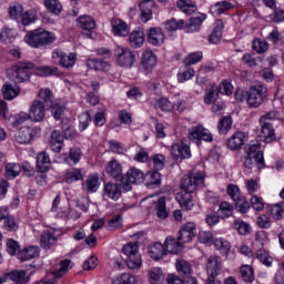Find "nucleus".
<instances>
[{
  "instance_id": "1",
  "label": "nucleus",
  "mask_w": 284,
  "mask_h": 284,
  "mask_svg": "<svg viewBox=\"0 0 284 284\" xmlns=\"http://www.w3.org/2000/svg\"><path fill=\"white\" fill-rule=\"evenodd\" d=\"M205 183V170L195 168L181 180V192L176 194V201L182 210L190 211L194 207L192 193L196 192Z\"/></svg>"
},
{
  "instance_id": "2",
  "label": "nucleus",
  "mask_w": 284,
  "mask_h": 284,
  "mask_svg": "<svg viewBox=\"0 0 284 284\" xmlns=\"http://www.w3.org/2000/svg\"><path fill=\"white\" fill-rule=\"evenodd\" d=\"M57 41V36L50 31H45L44 29H36L33 31H29L24 37V42L30 48H45L48 45H52Z\"/></svg>"
},
{
  "instance_id": "3",
  "label": "nucleus",
  "mask_w": 284,
  "mask_h": 284,
  "mask_svg": "<svg viewBox=\"0 0 284 284\" xmlns=\"http://www.w3.org/2000/svg\"><path fill=\"white\" fill-rule=\"evenodd\" d=\"M34 70V63L21 61L7 70V75L13 83H26L30 81V72Z\"/></svg>"
},
{
  "instance_id": "4",
  "label": "nucleus",
  "mask_w": 284,
  "mask_h": 284,
  "mask_svg": "<svg viewBox=\"0 0 284 284\" xmlns=\"http://www.w3.org/2000/svg\"><path fill=\"white\" fill-rule=\"evenodd\" d=\"M247 105L250 108H260L267 99V87L265 84H256L248 89L246 92Z\"/></svg>"
},
{
  "instance_id": "5",
  "label": "nucleus",
  "mask_w": 284,
  "mask_h": 284,
  "mask_svg": "<svg viewBox=\"0 0 284 284\" xmlns=\"http://www.w3.org/2000/svg\"><path fill=\"white\" fill-rule=\"evenodd\" d=\"M123 254L126 256V265L129 270H139L143 264L141 260V254H139V245L126 244L122 248Z\"/></svg>"
},
{
  "instance_id": "6",
  "label": "nucleus",
  "mask_w": 284,
  "mask_h": 284,
  "mask_svg": "<svg viewBox=\"0 0 284 284\" xmlns=\"http://www.w3.org/2000/svg\"><path fill=\"white\" fill-rule=\"evenodd\" d=\"M114 57L120 68H132L136 62V55H134V52L128 48L116 47Z\"/></svg>"
},
{
  "instance_id": "7",
  "label": "nucleus",
  "mask_w": 284,
  "mask_h": 284,
  "mask_svg": "<svg viewBox=\"0 0 284 284\" xmlns=\"http://www.w3.org/2000/svg\"><path fill=\"white\" fill-rule=\"evenodd\" d=\"M145 179V174L139 169H131L126 173V179H122L123 190L124 192H130L133 185H139V183H143Z\"/></svg>"
},
{
  "instance_id": "8",
  "label": "nucleus",
  "mask_w": 284,
  "mask_h": 284,
  "mask_svg": "<svg viewBox=\"0 0 284 284\" xmlns=\"http://www.w3.org/2000/svg\"><path fill=\"white\" fill-rule=\"evenodd\" d=\"M52 60L54 62L58 61L62 68H72L74 63H77V54L74 53H65L59 49L52 52Z\"/></svg>"
},
{
  "instance_id": "9",
  "label": "nucleus",
  "mask_w": 284,
  "mask_h": 284,
  "mask_svg": "<svg viewBox=\"0 0 284 284\" xmlns=\"http://www.w3.org/2000/svg\"><path fill=\"white\" fill-rule=\"evenodd\" d=\"M189 139L191 141H195L197 145L201 143V141H206L207 143H212L213 141L212 133H210V131L203 126H193L190 129Z\"/></svg>"
},
{
  "instance_id": "10",
  "label": "nucleus",
  "mask_w": 284,
  "mask_h": 284,
  "mask_svg": "<svg viewBox=\"0 0 284 284\" xmlns=\"http://www.w3.org/2000/svg\"><path fill=\"white\" fill-rule=\"evenodd\" d=\"M247 141V135L243 131L235 132L226 141V148L232 151L241 150L245 142Z\"/></svg>"
},
{
  "instance_id": "11",
  "label": "nucleus",
  "mask_w": 284,
  "mask_h": 284,
  "mask_svg": "<svg viewBox=\"0 0 284 284\" xmlns=\"http://www.w3.org/2000/svg\"><path fill=\"white\" fill-rule=\"evenodd\" d=\"M145 201H150L154 205V211L158 216V219H161L162 221L168 219L170 216V211L168 210L165 197H146Z\"/></svg>"
},
{
  "instance_id": "12",
  "label": "nucleus",
  "mask_w": 284,
  "mask_h": 284,
  "mask_svg": "<svg viewBox=\"0 0 284 284\" xmlns=\"http://www.w3.org/2000/svg\"><path fill=\"white\" fill-rule=\"evenodd\" d=\"M245 152L248 156L255 158V165L257 170H263V168H265V160L263 159V151H261V144H250L246 148Z\"/></svg>"
},
{
  "instance_id": "13",
  "label": "nucleus",
  "mask_w": 284,
  "mask_h": 284,
  "mask_svg": "<svg viewBox=\"0 0 284 284\" xmlns=\"http://www.w3.org/2000/svg\"><path fill=\"white\" fill-rule=\"evenodd\" d=\"M45 104L41 100H34L29 109V116H31V121H43L45 116Z\"/></svg>"
},
{
  "instance_id": "14",
  "label": "nucleus",
  "mask_w": 284,
  "mask_h": 284,
  "mask_svg": "<svg viewBox=\"0 0 284 284\" xmlns=\"http://www.w3.org/2000/svg\"><path fill=\"white\" fill-rule=\"evenodd\" d=\"M194 236H196V224L187 222L180 230L178 241H181V243H190Z\"/></svg>"
},
{
  "instance_id": "15",
  "label": "nucleus",
  "mask_w": 284,
  "mask_h": 284,
  "mask_svg": "<svg viewBox=\"0 0 284 284\" xmlns=\"http://www.w3.org/2000/svg\"><path fill=\"white\" fill-rule=\"evenodd\" d=\"M223 270V262L219 255H211L206 262V272L210 276H219Z\"/></svg>"
},
{
  "instance_id": "16",
  "label": "nucleus",
  "mask_w": 284,
  "mask_h": 284,
  "mask_svg": "<svg viewBox=\"0 0 284 284\" xmlns=\"http://www.w3.org/2000/svg\"><path fill=\"white\" fill-rule=\"evenodd\" d=\"M121 192H123V184L108 182L104 184V196L111 199V201H119L121 196Z\"/></svg>"
},
{
  "instance_id": "17",
  "label": "nucleus",
  "mask_w": 284,
  "mask_h": 284,
  "mask_svg": "<svg viewBox=\"0 0 284 284\" xmlns=\"http://www.w3.org/2000/svg\"><path fill=\"white\" fill-rule=\"evenodd\" d=\"M32 129L30 126L20 128L13 135V141L20 145H28L32 141Z\"/></svg>"
},
{
  "instance_id": "18",
  "label": "nucleus",
  "mask_w": 284,
  "mask_h": 284,
  "mask_svg": "<svg viewBox=\"0 0 284 284\" xmlns=\"http://www.w3.org/2000/svg\"><path fill=\"white\" fill-rule=\"evenodd\" d=\"M261 131L258 133L260 139H263L265 143H272L276 141V133L274 132V126L270 122H260Z\"/></svg>"
},
{
  "instance_id": "19",
  "label": "nucleus",
  "mask_w": 284,
  "mask_h": 284,
  "mask_svg": "<svg viewBox=\"0 0 284 284\" xmlns=\"http://www.w3.org/2000/svg\"><path fill=\"white\" fill-rule=\"evenodd\" d=\"M146 37L151 45H163L165 42V34H163V31L160 28L149 29Z\"/></svg>"
},
{
  "instance_id": "20",
  "label": "nucleus",
  "mask_w": 284,
  "mask_h": 284,
  "mask_svg": "<svg viewBox=\"0 0 284 284\" xmlns=\"http://www.w3.org/2000/svg\"><path fill=\"white\" fill-rule=\"evenodd\" d=\"M207 19V17L203 13L197 14L190 19L187 24H184L185 32H199L201 30V26Z\"/></svg>"
},
{
  "instance_id": "21",
  "label": "nucleus",
  "mask_w": 284,
  "mask_h": 284,
  "mask_svg": "<svg viewBox=\"0 0 284 284\" xmlns=\"http://www.w3.org/2000/svg\"><path fill=\"white\" fill-rule=\"evenodd\" d=\"M154 8V0H141V20L143 23H148L152 19V9Z\"/></svg>"
},
{
  "instance_id": "22",
  "label": "nucleus",
  "mask_w": 284,
  "mask_h": 284,
  "mask_svg": "<svg viewBox=\"0 0 284 284\" xmlns=\"http://www.w3.org/2000/svg\"><path fill=\"white\" fill-rule=\"evenodd\" d=\"M21 94V89L17 85H12L10 82H6L2 85V97L6 101H12Z\"/></svg>"
},
{
  "instance_id": "23",
  "label": "nucleus",
  "mask_w": 284,
  "mask_h": 284,
  "mask_svg": "<svg viewBox=\"0 0 284 284\" xmlns=\"http://www.w3.org/2000/svg\"><path fill=\"white\" fill-rule=\"evenodd\" d=\"M111 26H112V31L118 37H128V34H130V29H128V24L119 18L112 19Z\"/></svg>"
},
{
  "instance_id": "24",
  "label": "nucleus",
  "mask_w": 284,
  "mask_h": 284,
  "mask_svg": "<svg viewBox=\"0 0 284 284\" xmlns=\"http://www.w3.org/2000/svg\"><path fill=\"white\" fill-rule=\"evenodd\" d=\"M164 250L170 254H179V252L183 250V242H181L179 237L176 240L172 236H169L164 242Z\"/></svg>"
},
{
  "instance_id": "25",
  "label": "nucleus",
  "mask_w": 284,
  "mask_h": 284,
  "mask_svg": "<svg viewBox=\"0 0 284 284\" xmlns=\"http://www.w3.org/2000/svg\"><path fill=\"white\" fill-rule=\"evenodd\" d=\"M171 154L175 156V159H190V146L183 142H181V144H173L171 148Z\"/></svg>"
},
{
  "instance_id": "26",
  "label": "nucleus",
  "mask_w": 284,
  "mask_h": 284,
  "mask_svg": "<svg viewBox=\"0 0 284 284\" xmlns=\"http://www.w3.org/2000/svg\"><path fill=\"white\" fill-rule=\"evenodd\" d=\"M145 42V33H143V30L135 29L132 31V33L129 36V43L131 48H141L143 43Z\"/></svg>"
},
{
  "instance_id": "27",
  "label": "nucleus",
  "mask_w": 284,
  "mask_h": 284,
  "mask_svg": "<svg viewBox=\"0 0 284 284\" xmlns=\"http://www.w3.org/2000/svg\"><path fill=\"white\" fill-rule=\"evenodd\" d=\"M105 172L112 179H119L123 174V165L116 160H111L105 166Z\"/></svg>"
},
{
  "instance_id": "28",
  "label": "nucleus",
  "mask_w": 284,
  "mask_h": 284,
  "mask_svg": "<svg viewBox=\"0 0 284 284\" xmlns=\"http://www.w3.org/2000/svg\"><path fill=\"white\" fill-rule=\"evenodd\" d=\"M141 64L144 70H152V68L156 65V55L154 54V52H152V50H145L142 53Z\"/></svg>"
},
{
  "instance_id": "29",
  "label": "nucleus",
  "mask_w": 284,
  "mask_h": 284,
  "mask_svg": "<svg viewBox=\"0 0 284 284\" xmlns=\"http://www.w3.org/2000/svg\"><path fill=\"white\" fill-rule=\"evenodd\" d=\"M4 221L6 227H8L9 232H17L19 230V225H17V221L12 216H8V207L0 209V221Z\"/></svg>"
},
{
  "instance_id": "30",
  "label": "nucleus",
  "mask_w": 284,
  "mask_h": 284,
  "mask_svg": "<svg viewBox=\"0 0 284 284\" xmlns=\"http://www.w3.org/2000/svg\"><path fill=\"white\" fill-rule=\"evenodd\" d=\"M219 85L211 84L205 91L204 103L206 105H212V103H216V101L219 100Z\"/></svg>"
},
{
  "instance_id": "31",
  "label": "nucleus",
  "mask_w": 284,
  "mask_h": 284,
  "mask_svg": "<svg viewBox=\"0 0 284 284\" xmlns=\"http://www.w3.org/2000/svg\"><path fill=\"white\" fill-rule=\"evenodd\" d=\"M39 256V247L37 246H28L18 253L19 261H30L32 258H37Z\"/></svg>"
},
{
  "instance_id": "32",
  "label": "nucleus",
  "mask_w": 284,
  "mask_h": 284,
  "mask_svg": "<svg viewBox=\"0 0 284 284\" xmlns=\"http://www.w3.org/2000/svg\"><path fill=\"white\" fill-rule=\"evenodd\" d=\"M87 65L90 70H98L100 72H108L110 70V62L99 59H88Z\"/></svg>"
},
{
  "instance_id": "33",
  "label": "nucleus",
  "mask_w": 284,
  "mask_h": 284,
  "mask_svg": "<svg viewBox=\"0 0 284 284\" xmlns=\"http://www.w3.org/2000/svg\"><path fill=\"white\" fill-rule=\"evenodd\" d=\"M268 214L273 221H283L284 219V202L271 204L268 206Z\"/></svg>"
},
{
  "instance_id": "34",
  "label": "nucleus",
  "mask_w": 284,
  "mask_h": 284,
  "mask_svg": "<svg viewBox=\"0 0 284 284\" xmlns=\"http://www.w3.org/2000/svg\"><path fill=\"white\" fill-rule=\"evenodd\" d=\"M7 276H9L16 284L30 283V276H28V273L23 270L12 271L11 273H8Z\"/></svg>"
},
{
  "instance_id": "35",
  "label": "nucleus",
  "mask_w": 284,
  "mask_h": 284,
  "mask_svg": "<svg viewBox=\"0 0 284 284\" xmlns=\"http://www.w3.org/2000/svg\"><path fill=\"white\" fill-rule=\"evenodd\" d=\"M78 27L82 30H87L88 32H91V30H94L97 28V22L94 19L90 16H82L77 19Z\"/></svg>"
},
{
  "instance_id": "36",
  "label": "nucleus",
  "mask_w": 284,
  "mask_h": 284,
  "mask_svg": "<svg viewBox=\"0 0 284 284\" xmlns=\"http://www.w3.org/2000/svg\"><path fill=\"white\" fill-rule=\"evenodd\" d=\"M37 168L39 172H48L50 170V156L45 152H40L37 156Z\"/></svg>"
},
{
  "instance_id": "37",
  "label": "nucleus",
  "mask_w": 284,
  "mask_h": 284,
  "mask_svg": "<svg viewBox=\"0 0 284 284\" xmlns=\"http://www.w3.org/2000/svg\"><path fill=\"white\" fill-rule=\"evenodd\" d=\"M166 253L165 246H163L161 243H155L149 248V254L151 258H154V261L163 258Z\"/></svg>"
},
{
  "instance_id": "38",
  "label": "nucleus",
  "mask_w": 284,
  "mask_h": 284,
  "mask_svg": "<svg viewBox=\"0 0 284 284\" xmlns=\"http://www.w3.org/2000/svg\"><path fill=\"white\" fill-rule=\"evenodd\" d=\"M165 280V275L163 274V270L160 267H153L149 271V282L151 284H161Z\"/></svg>"
},
{
  "instance_id": "39",
  "label": "nucleus",
  "mask_w": 284,
  "mask_h": 284,
  "mask_svg": "<svg viewBox=\"0 0 284 284\" xmlns=\"http://www.w3.org/2000/svg\"><path fill=\"white\" fill-rule=\"evenodd\" d=\"M176 7L181 12H184V14H193V12H196V4L191 0H178Z\"/></svg>"
},
{
  "instance_id": "40",
  "label": "nucleus",
  "mask_w": 284,
  "mask_h": 284,
  "mask_svg": "<svg viewBox=\"0 0 284 284\" xmlns=\"http://www.w3.org/2000/svg\"><path fill=\"white\" fill-rule=\"evenodd\" d=\"M41 247H44V250H50V246L53 243H57V236H54V233L51 231H44L40 239Z\"/></svg>"
},
{
  "instance_id": "41",
  "label": "nucleus",
  "mask_w": 284,
  "mask_h": 284,
  "mask_svg": "<svg viewBox=\"0 0 284 284\" xmlns=\"http://www.w3.org/2000/svg\"><path fill=\"white\" fill-rule=\"evenodd\" d=\"M16 38H17V33L14 32V29L4 27L0 32V41H2V43H6V45H9V43H12Z\"/></svg>"
},
{
  "instance_id": "42",
  "label": "nucleus",
  "mask_w": 284,
  "mask_h": 284,
  "mask_svg": "<svg viewBox=\"0 0 284 284\" xmlns=\"http://www.w3.org/2000/svg\"><path fill=\"white\" fill-rule=\"evenodd\" d=\"M223 37V22L217 21V26L213 29L212 33L209 37L210 43H220Z\"/></svg>"
},
{
  "instance_id": "43",
  "label": "nucleus",
  "mask_w": 284,
  "mask_h": 284,
  "mask_svg": "<svg viewBox=\"0 0 284 284\" xmlns=\"http://www.w3.org/2000/svg\"><path fill=\"white\" fill-rule=\"evenodd\" d=\"M165 30L169 32H175V30H183L185 28V20H176L174 18H171L165 23Z\"/></svg>"
},
{
  "instance_id": "44",
  "label": "nucleus",
  "mask_w": 284,
  "mask_h": 284,
  "mask_svg": "<svg viewBox=\"0 0 284 284\" xmlns=\"http://www.w3.org/2000/svg\"><path fill=\"white\" fill-rule=\"evenodd\" d=\"M43 3L47 10L55 16L61 14V10H63V6L59 0H44Z\"/></svg>"
},
{
  "instance_id": "45",
  "label": "nucleus",
  "mask_w": 284,
  "mask_h": 284,
  "mask_svg": "<svg viewBox=\"0 0 284 284\" xmlns=\"http://www.w3.org/2000/svg\"><path fill=\"white\" fill-rule=\"evenodd\" d=\"M241 278L245 283H252L254 281V268L251 265H242L240 268Z\"/></svg>"
},
{
  "instance_id": "46",
  "label": "nucleus",
  "mask_w": 284,
  "mask_h": 284,
  "mask_svg": "<svg viewBox=\"0 0 284 284\" xmlns=\"http://www.w3.org/2000/svg\"><path fill=\"white\" fill-rule=\"evenodd\" d=\"M37 19H38L37 10L34 9H29L21 14L22 26H30L31 23H34Z\"/></svg>"
},
{
  "instance_id": "47",
  "label": "nucleus",
  "mask_w": 284,
  "mask_h": 284,
  "mask_svg": "<svg viewBox=\"0 0 284 284\" xmlns=\"http://www.w3.org/2000/svg\"><path fill=\"white\" fill-rule=\"evenodd\" d=\"M21 174V165L18 163H8L6 165V176L7 179H17Z\"/></svg>"
},
{
  "instance_id": "48",
  "label": "nucleus",
  "mask_w": 284,
  "mask_h": 284,
  "mask_svg": "<svg viewBox=\"0 0 284 284\" xmlns=\"http://www.w3.org/2000/svg\"><path fill=\"white\" fill-rule=\"evenodd\" d=\"M255 256L258 261H261V263H263V265H266V267H272L273 258L270 256V253L265 251V248L257 250Z\"/></svg>"
},
{
  "instance_id": "49",
  "label": "nucleus",
  "mask_w": 284,
  "mask_h": 284,
  "mask_svg": "<svg viewBox=\"0 0 284 284\" xmlns=\"http://www.w3.org/2000/svg\"><path fill=\"white\" fill-rule=\"evenodd\" d=\"M84 189L87 192H97V190H99V175H89Z\"/></svg>"
},
{
  "instance_id": "50",
  "label": "nucleus",
  "mask_w": 284,
  "mask_h": 284,
  "mask_svg": "<svg viewBox=\"0 0 284 284\" xmlns=\"http://www.w3.org/2000/svg\"><path fill=\"white\" fill-rule=\"evenodd\" d=\"M217 130L220 134H227V132L232 130V118L231 116L222 118L217 124Z\"/></svg>"
},
{
  "instance_id": "51",
  "label": "nucleus",
  "mask_w": 284,
  "mask_h": 284,
  "mask_svg": "<svg viewBox=\"0 0 284 284\" xmlns=\"http://www.w3.org/2000/svg\"><path fill=\"white\" fill-rule=\"evenodd\" d=\"M200 61H203V52L195 51L190 53L183 61L184 65H194L196 63H200Z\"/></svg>"
},
{
  "instance_id": "52",
  "label": "nucleus",
  "mask_w": 284,
  "mask_h": 284,
  "mask_svg": "<svg viewBox=\"0 0 284 284\" xmlns=\"http://www.w3.org/2000/svg\"><path fill=\"white\" fill-rule=\"evenodd\" d=\"M38 97L42 101L43 105H45L47 108H50V104L54 100L52 91H50V89H41Z\"/></svg>"
},
{
  "instance_id": "53",
  "label": "nucleus",
  "mask_w": 284,
  "mask_h": 284,
  "mask_svg": "<svg viewBox=\"0 0 284 284\" xmlns=\"http://www.w3.org/2000/svg\"><path fill=\"white\" fill-rule=\"evenodd\" d=\"M234 8V4L230 1H220L214 6V12L217 14H224V12H230Z\"/></svg>"
},
{
  "instance_id": "54",
  "label": "nucleus",
  "mask_w": 284,
  "mask_h": 284,
  "mask_svg": "<svg viewBox=\"0 0 284 284\" xmlns=\"http://www.w3.org/2000/svg\"><path fill=\"white\" fill-rule=\"evenodd\" d=\"M70 263H72L70 260L61 261L60 267L53 272L54 278H61L62 276H65V274H68V270L70 268Z\"/></svg>"
},
{
  "instance_id": "55",
  "label": "nucleus",
  "mask_w": 284,
  "mask_h": 284,
  "mask_svg": "<svg viewBox=\"0 0 284 284\" xmlns=\"http://www.w3.org/2000/svg\"><path fill=\"white\" fill-rule=\"evenodd\" d=\"M112 284H136V277L130 273H124L112 281Z\"/></svg>"
},
{
  "instance_id": "56",
  "label": "nucleus",
  "mask_w": 284,
  "mask_h": 284,
  "mask_svg": "<svg viewBox=\"0 0 284 284\" xmlns=\"http://www.w3.org/2000/svg\"><path fill=\"white\" fill-rule=\"evenodd\" d=\"M234 212V206L230 202H222L220 204V214L222 219H230Z\"/></svg>"
},
{
  "instance_id": "57",
  "label": "nucleus",
  "mask_w": 284,
  "mask_h": 284,
  "mask_svg": "<svg viewBox=\"0 0 284 284\" xmlns=\"http://www.w3.org/2000/svg\"><path fill=\"white\" fill-rule=\"evenodd\" d=\"M234 229L243 236H245V234H250V224L241 219L234 221Z\"/></svg>"
},
{
  "instance_id": "58",
  "label": "nucleus",
  "mask_w": 284,
  "mask_h": 284,
  "mask_svg": "<svg viewBox=\"0 0 284 284\" xmlns=\"http://www.w3.org/2000/svg\"><path fill=\"white\" fill-rule=\"evenodd\" d=\"M200 243L204 245H213L214 244V235L210 231H202L197 236Z\"/></svg>"
},
{
  "instance_id": "59",
  "label": "nucleus",
  "mask_w": 284,
  "mask_h": 284,
  "mask_svg": "<svg viewBox=\"0 0 284 284\" xmlns=\"http://www.w3.org/2000/svg\"><path fill=\"white\" fill-rule=\"evenodd\" d=\"M23 14V6L18 2H14L9 7V17L11 19H19Z\"/></svg>"
},
{
  "instance_id": "60",
  "label": "nucleus",
  "mask_w": 284,
  "mask_h": 284,
  "mask_svg": "<svg viewBox=\"0 0 284 284\" xmlns=\"http://www.w3.org/2000/svg\"><path fill=\"white\" fill-rule=\"evenodd\" d=\"M9 119L12 121V124L14 125V128H17L18 125H21V123H26V121H29L31 116H30V113L21 112Z\"/></svg>"
},
{
  "instance_id": "61",
  "label": "nucleus",
  "mask_w": 284,
  "mask_h": 284,
  "mask_svg": "<svg viewBox=\"0 0 284 284\" xmlns=\"http://www.w3.org/2000/svg\"><path fill=\"white\" fill-rule=\"evenodd\" d=\"M83 179V173L79 169H73L65 174L67 183H74V181H81Z\"/></svg>"
},
{
  "instance_id": "62",
  "label": "nucleus",
  "mask_w": 284,
  "mask_h": 284,
  "mask_svg": "<svg viewBox=\"0 0 284 284\" xmlns=\"http://www.w3.org/2000/svg\"><path fill=\"white\" fill-rule=\"evenodd\" d=\"M40 77H57L59 74V68L57 67H40L38 69Z\"/></svg>"
},
{
  "instance_id": "63",
  "label": "nucleus",
  "mask_w": 284,
  "mask_h": 284,
  "mask_svg": "<svg viewBox=\"0 0 284 284\" xmlns=\"http://www.w3.org/2000/svg\"><path fill=\"white\" fill-rule=\"evenodd\" d=\"M253 50L257 52V54H263V52H267V50H270V45L265 40H254Z\"/></svg>"
},
{
  "instance_id": "64",
  "label": "nucleus",
  "mask_w": 284,
  "mask_h": 284,
  "mask_svg": "<svg viewBox=\"0 0 284 284\" xmlns=\"http://www.w3.org/2000/svg\"><path fill=\"white\" fill-rule=\"evenodd\" d=\"M226 192H227L229 196L232 199V201H234V202L239 201L242 197L241 190L239 189L237 185L230 184L226 189Z\"/></svg>"
}]
</instances>
